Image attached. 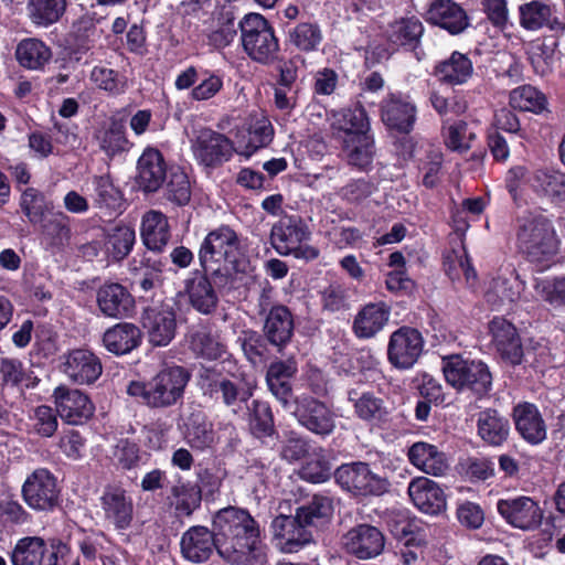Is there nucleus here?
<instances>
[{"instance_id":"f257e3e1","label":"nucleus","mask_w":565,"mask_h":565,"mask_svg":"<svg viewBox=\"0 0 565 565\" xmlns=\"http://www.w3.org/2000/svg\"><path fill=\"white\" fill-rule=\"evenodd\" d=\"M259 536V526L246 510L228 507L215 514L213 530L203 525L188 529L181 536V554L186 561L201 564L216 551L227 563L245 564Z\"/></svg>"},{"instance_id":"f03ea898","label":"nucleus","mask_w":565,"mask_h":565,"mask_svg":"<svg viewBox=\"0 0 565 565\" xmlns=\"http://www.w3.org/2000/svg\"><path fill=\"white\" fill-rule=\"evenodd\" d=\"M191 373L181 365H166L148 381H132L127 394L152 409H167L182 404Z\"/></svg>"},{"instance_id":"7ed1b4c3","label":"nucleus","mask_w":565,"mask_h":565,"mask_svg":"<svg viewBox=\"0 0 565 565\" xmlns=\"http://www.w3.org/2000/svg\"><path fill=\"white\" fill-rule=\"evenodd\" d=\"M515 239L526 259L542 267L548 266L559 249L552 220L539 211H527L516 217Z\"/></svg>"},{"instance_id":"20e7f679","label":"nucleus","mask_w":565,"mask_h":565,"mask_svg":"<svg viewBox=\"0 0 565 565\" xmlns=\"http://www.w3.org/2000/svg\"><path fill=\"white\" fill-rule=\"evenodd\" d=\"M245 53L255 62L271 64L278 58L279 41L274 28L259 13H248L238 22Z\"/></svg>"},{"instance_id":"39448f33","label":"nucleus","mask_w":565,"mask_h":565,"mask_svg":"<svg viewBox=\"0 0 565 565\" xmlns=\"http://www.w3.org/2000/svg\"><path fill=\"white\" fill-rule=\"evenodd\" d=\"M239 242L236 233L228 226H221L210 232L204 238L199 260L205 274L225 275L228 265L236 260Z\"/></svg>"},{"instance_id":"423d86ee","label":"nucleus","mask_w":565,"mask_h":565,"mask_svg":"<svg viewBox=\"0 0 565 565\" xmlns=\"http://www.w3.org/2000/svg\"><path fill=\"white\" fill-rule=\"evenodd\" d=\"M446 382L457 391H470L483 396L492 385V375L482 361L465 360L459 355L443 358Z\"/></svg>"},{"instance_id":"0eeeda50","label":"nucleus","mask_w":565,"mask_h":565,"mask_svg":"<svg viewBox=\"0 0 565 565\" xmlns=\"http://www.w3.org/2000/svg\"><path fill=\"white\" fill-rule=\"evenodd\" d=\"M198 385L203 397L214 402H221L233 413H237L242 404L249 398V393L242 388L238 383L233 382L214 369L203 367L198 374Z\"/></svg>"},{"instance_id":"6e6552de","label":"nucleus","mask_w":565,"mask_h":565,"mask_svg":"<svg viewBox=\"0 0 565 565\" xmlns=\"http://www.w3.org/2000/svg\"><path fill=\"white\" fill-rule=\"evenodd\" d=\"M21 492L25 504L35 511H51L58 503L57 480L45 468L35 469L29 475Z\"/></svg>"},{"instance_id":"1a4fd4ad","label":"nucleus","mask_w":565,"mask_h":565,"mask_svg":"<svg viewBox=\"0 0 565 565\" xmlns=\"http://www.w3.org/2000/svg\"><path fill=\"white\" fill-rule=\"evenodd\" d=\"M142 326L150 343L157 347L168 345L177 331V312L172 299L147 307L142 313Z\"/></svg>"},{"instance_id":"9d476101","label":"nucleus","mask_w":565,"mask_h":565,"mask_svg":"<svg viewBox=\"0 0 565 565\" xmlns=\"http://www.w3.org/2000/svg\"><path fill=\"white\" fill-rule=\"evenodd\" d=\"M335 481L345 490L360 495H380L386 490V481L373 473L365 462L340 466L334 471Z\"/></svg>"},{"instance_id":"9b49d317","label":"nucleus","mask_w":565,"mask_h":565,"mask_svg":"<svg viewBox=\"0 0 565 565\" xmlns=\"http://www.w3.org/2000/svg\"><path fill=\"white\" fill-rule=\"evenodd\" d=\"M424 340L419 331L409 327H402L391 334L387 356L397 369L412 367L420 356Z\"/></svg>"},{"instance_id":"f8f14e48","label":"nucleus","mask_w":565,"mask_h":565,"mask_svg":"<svg viewBox=\"0 0 565 565\" xmlns=\"http://www.w3.org/2000/svg\"><path fill=\"white\" fill-rule=\"evenodd\" d=\"M500 515L513 527L530 531L542 523L543 512L532 498L520 495L501 499L497 503Z\"/></svg>"},{"instance_id":"ddd939ff","label":"nucleus","mask_w":565,"mask_h":565,"mask_svg":"<svg viewBox=\"0 0 565 565\" xmlns=\"http://www.w3.org/2000/svg\"><path fill=\"white\" fill-rule=\"evenodd\" d=\"M294 414L299 424L313 434L324 436L335 428L334 413L327 404L315 397H298Z\"/></svg>"},{"instance_id":"4468645a","label":"nucleus","mask_w":565,"mask_h":565,"mask_svg":"<svg viewBox=\"0 0 565 565\" xmlns=\"http://www.w3.org/2000/svg\"><path fill=\"white\" fill-rule=\"evenodd\" d=\"M195 159L205 167H216L227 161L233 152L231 140L209 128L198 131L192 142Z\"/></svg>"},{"instance_id":"2eb2a0df","label":"nucleus","mask_w":565,"mask_h":565,"mask_svg":"<svg viewBox=\"0 0 565 565\" xmlns=\"http://www.w3.org/2000/svg\"><path fill=\"white\" fill-rule=\"evenodd\" d=\"M276 546L284 553H296L313 540V531L295 514L276 516L271 522Z\"/></svg>"},{"instance_id":"dca6fc26","label":"nucleus","mask_w":565,"mask_h":565,"mask_svg":"<svg viewBox=\"0 0 565 565\" xmlns=\"http://www.w3.org/2000/svg\"><path fill=\"white\" fill-rule=\"evenodd\" d=\"M341 544L349 554L360 559H370L382 553L385 540L377 527L360 524L342 536Z\"/></svg>"},{"instance_id":"f3484780","label":"nucleus","mask_w":565,"mask_h":565,"mask_svg":"<svg viewBox=\"0 0 565 565\" xmlns=\"http://www.w3.org/2000/svg\"><path fill=\"white\" fill-rule=\"evenodd\" d=\"M56 412L63 420L71 425H79L94 414V405L86 394L65 385L57 386L53 392Z\"/></svg>"},{"instance_id":"a211bd4d","label":"nucleus","mask_w":565,"mask_h":565,"mask_svg":"<svg viewBox=\"0 0 565 565\" xmlns=\"http://www.w3.org/2000/svg\"><path fill=\"white\" fill-rule=\"evenodd\" d=\"M489 331L501 359L511 365L521 364L523 348L515 327L502 317H494L489 323Z\"/></svg>"},{"instance_id":"6ab92c4d","label":"nucleus","mask_w":565,"mask_h":565,"mask_svg":"<svg viewBox=\"0 0 565 565\" xmlns=\"http://www.w3.org/2000/svg\"><path fill=\"white\" fill-rule=\"evenodd\" d=\"M62 372L76 384H92L102 374L98 356L85 349H75L63 355Z\"/></svg>"},{"instance_id":"aec40b11","label":"nucleus","mask_w":565,"mask_h":565,"mask_svg":"<svg viewBox=\"0 0 565 565\" xmlns=\"http://www.w3.org/2000/svg\"><path fill=\"white\" fill-rule=\"evenodd\" d=\"M425 19L450 34H459L469 25L466 11L454 0H430Z\"/></svg>"},{"instance_id":"412c9836","label":"nucleus","mask_w":565,"mask_h":565,"mask_svg":"<svg viewBox=\"0 0 565 565\" xmlns=\"http://www.w3.org/2000/svg\"><path fill=\"white\" fill-rule=\"evenodd\" d=\"M136 183L145 193L157 192L167 177L162 153L156 148H146L137 163Z\"/></svg>"},{"instance_id":"4be33fe9","label":"nucleus","mask_w":565,"mask_h":565,"mask_svg":"<svg viewBox=\"0 0 565 565\" xmlns=\"http://www.w3.org/2000/svg\"><path fill=\"white\" fill-rule=\"evenodd\" d=\"M262 332L268 343L278 353H282L295 333V318L290 309L287 306L278 308L274 313L264 318Z\"/></svg>"},{"instance_id":"5701e85b","label":"nucleus","mask_w":565,"mask_h":565,"mask_svg":"<svg viewBox=\"0 0 565 565\" xmlns=\"http://www.w3.org/2000/svg\"><path fill=\"white\" fill-rule=\"evenodd\" d=\"M298 372L297 361L294 356L286 360L273 361L266 372V383L270 393L287 406L292 397L291 381Z\"/></svg>"},{"instance_id":"b1692460","label":"nucleus","mask_w":565,"mask_h":565,"mask_svg":"<svg viewBox=\"0 0 565 565\" xmlns=\"http://www.w3.org/2000/svg\"><path fill=\"white\" fill-rule=\"evenodd\" d=\"M307 226L295 217L281 220L271 228L270 241L274 248L281 255H289L299 249L300 244L309 239Z\"/></svg>"},{"instance_id":"393cba45","label":"nucleus","mask_w":565,"mask_h":565,"mask_svg":"<svg viewBox=\"0 0 565 565\" xmlns=\"http://www.w3.org/2000/svg\"><path fill=\"white\" fill-rule=\"evenodd\" d=\"M391 308L385 302H370L363 306L353 320V332L359 339H371L387 324Z\"/></svg>"},{"instance_id":"a878e982","label":"nucleus","mask_w":565,"mask_h":565,"mask_svg":"<svg viewBox=\"0 0 565 565\" xmlns=\"http://www.w3.org/2000/svg\"><path fill=\"white\" fill-rule=\"evenodd\" d=\"M134 303L131 295L120 284H105L97 291L98 308L107 317L125 318L134 310Z\"/></svg>"},{"instance_id":"bb28decb","label":"nucleus","mask_w":565,"mask_h":565,"mask_svg":"<svg viewBox=\"0 0 565 565\" xmlns=\"http://www.w3.org/2000/svg\"><path fill=\"white\" fill-rule=\"evenodd\" d=\"M102 509L105 519L113 523L116 529L125 530L130 526L134 514L132 501L120 488H108L102 498Z\"/></svg>"},{"instance_id":"cd10ccee","label":"nucleus","mask_w":565,"mask_h":565,"mask_svg":"<svg viewBox=\"0 0 565 565\" xmlns=\"http://www.w3.org/2000/svg\"><path fill=\"white\" fill-rule=\"evenodd\" d=\"M408 494L413 503L424 513L438 514L445 509L444 491L428 478L419 477L412 480L408 486Z\"/></svg>"},{"instance_id":"c85d7f7f","label":"nucleus","mask_w":565,"mask_h":565,"mask_svg":"<svg viewBox=\"0 0 565 565\" xmlns=\"http://www.w3.org/2000/svg\"><path fill=\"white\" fill-rule=\"evenodd\" d=\"M416 106L408 100L392 95L382 104V120L393 130L409 134L416 121Z\"/></svg>"},{"instance_id":"c756f323","label":"nucleus","mask_w":565,"mask_h":565,"mask_svg":"<svg viewBox=\"0 0 565 565\" xmlns=\"http://www.w3.org/2000/svg\"><path fill=\"white\" fill-rule=\"evenodd\" d=\"M513 418L516 430L530 444L536 445L545 439L546 425L534 404H518L513 409Z\"/></svg>"},{"instance_id":"7c9ffc66","label":"nucleus","mask_w":565,"mask_h":565,"mask_svg":"<svg viewBox=\"0 0 565 565\" xmlns=\"http://www.w3.org/2000/svg\"><path fill=\"white\" fill-rule=\"evenodd\" d=\"M185 292L190 305L196 311L210 315L216 309L218 297L205 271L203 274L194 271L185 280Z\"/></svg>"},{"instance_id":"2f4dec72","label":"nucleus","mask_w":565,"mask_h":565,"mask_svg":"<svg viewBox=\"0 0 565 565\" xmlns=\"http://www.w3.org/2000/svg\"><path fill=\"white\" fill-rule=\"evenodd\" d=\"M140 235L148 249L161 252L171 237L168 217L159 211L146 212L141 220Z\"/></svg>"},{"instance_id":"473e14b6","label":"nucleus","mask_w":565,"mask_h":565,"mask_svg":"<svg viewBox=\"0 0 565 565\" xmlns=\"http://www.w3.org/2000/svg\"><path fill=\"white\" fill-rule=\"evenodd\" d=\"M409 461L425 473L443 476L448 470V462L444 452L431 444L418 441L408 450Z\"/></svg>"},{"instance_id":"72a5a7b5","label":"nucleus","mask_w":565,"mask_h":565,"mask_svg":"<svg viewBox=\"0 0 565 565\" xmlns=\"http://www.w3.org/2000/svg\"><path fill=\"white\" fill-rule=\"evenodd\" d=\"M140 339L141 332L137 326L122 322L106 330L103 343L109 352L121 355L137 348Z\"/></svg>"},{"instance_id":"f704fd0d","label":"nucleus","mask_w":565,"mask_h":565,"mask_svg":"<svg viewBox=\"0 0 565 565\" xmlns=\"http://www.w3.org/2000/svg\"><path fill=\"white\" fill-rule=\"evenodd\" d=\"M343 152L350 166L366 170L374 158V140L370 134L348 135L343 139Z\"/></svg>"},{"instance_id":"c9c22d12","label":"nucleus","mask_w":565,"mask_h":565,"mask_svg":"<svg viewBox=\"0 0 565 565\" xmlns=\"http://www.w3.org/2000/svg\"><path fill=\"white\" fill-rule=\"evenodd\" d=\"M510 433L509 420L495 409H486L478 416V434L488 444L500 446Z\"/></svg>"},{"instance_id":"e433bc0d","label":"nucleus","mask_w":565,"mask_h":565,"mask_svg":"<svg viewBox=\"0 0 565 565\" xmlns=\"http://www.w3.org/2000/svg\"><path fill=\"white\" fill-rule=\"evenodd\" d=\"M471 61L460 52H454L449 58L440 62L436 66V75L439 81L449 85H460L468 81L472 75Z\"/></svg>"},{"instance_id":"4c0bfd02","label":"nucleus","mask_w":565,"mask_h":565,"mask_svg":"<svg viewBox=\"0 0 565 565\" xmlns=\"http://www.w3.org/2000/svg\"><path fill=\"white\" fill-rule=\"evenodd\" d=\"M530 184L541 195L552 200H565V173L563 172L548 169L535 170Z\"/></svg>"},{"instance_id":"58836bf2","label":"nucleus","mask_w":565,"mask_h":565,"mask_svg":"<svg viewBox=\"0 0 565 565\" xmlns=\"http://www.w3.org/2000/svg\"><path fill=\"white\" fill-rule=\"evenodd\" d=\"M332 513V501L326 495H313L310 502L296 510V515L311 531L327 523Z\"/></svg>"},{"instance_id":"ea45409f","label":"nucleus","mask_w":565,"mask_h":565,"mask_svg":"<svg viewBox=\"0 0 565 565\" xmlns=\"http://www.w3.org/2000/svg\"><path fill=\"white\" fill-rule=\"evenodd\" d=\"M19 64L29 70L42 68L52 57L50 47L38 39L22 40L15 50Z\"/></svg>"},{"instance_id":"a19ab883","label":"nucleus","mask_w":565,"mask_h":565,"mask_svg":"<svg viewBox=\"0 0 565 565\" xmlns=\"http://www.w3.org/2000/svg\"><path fill=\"white\" fill-rule=\"evenodd\" d=\"M185 440L194 450L211 449L216 441L213 423L203 415L192 416L186 427Z\"/></svg>"},{"instance_id":"79ce46f5","label":"nucleus","mask_w":565,"mask_h":565,"mask_svg":"<svg viewBox=\"0 0 565 565\" xmlns=\"http://www.w3.org/2000/svg\"><path fill=\"white\" fill-rule=\"evenodd\" d=\"M44 552L46 544L42 537H22L11 553L12 565H42Z\"/></svg>"},{"instance_id":"37998d69","label":"nucleus","mask_w":565,"mask_h":565,"mask_svg":"<svg viewBox=\"0 0 565 565\" xmlns=\"http://www.w3.org/2000/svg\"><path fill=\"white\" fill-rule=\"evenodd\" d=\"M171 504L178 516H190L201 504V488L191 482H178L171 488Z\"/></svg>"},{"instance_id":"c03bdc74","label":"nucleus","mask_w":565,"mask_h":565,"mask_svg":"<svg viewBox=\"0 0 565 565\" xmlns=\"http://www.w3.org/2000/svg\"><path fill=\"white\" fill-rule=\"evenodd\" d=\"M349 401L353 402L355 414L363 420L379 423L388 414L384 401L373 393L367 392L358 396L355 391H350Z\"/></svg>"},{"instance_id":"a18cd8bd","label":"nucleus","mask_w":565,"mask_h":565,"mask_svg":"<svg viewBox=\"0 0 565 565\" xmlns=\"http://www.w3.org/2000/svg\"><path fill=\"white\" fill-rule=\"evenodd\" d=\"M521 295V286L516 280L498 277L492 280L486 292V300L493 309H501L514 303Z\"/></svg>"},{"instance_id":"49530a36","label":"nucleus","mask_w":565,"mask_h":565,"mask_svg":"<svg viewBox=\"0 0 565 565\" xmlns=\"http://www.w3.org/2000/svg\"><path fill=\"white\" fill-rule=\"evenodd\" d=\"M423 32L424 26L418 19H402L391 25L390 40L395 44L409 46L415 51Z\"/></svg>"},{"instance_id":"de8ad7c7","label":"nucleus","mask_w":565,"mask_h":565,"mask_svg":"<svg viewBox=\"0 0 565 565\" xmlns=\"http://www.w3.org/2000/svg\"><path fill=\"white\" fill-rule=\"evenodd\" d=\"M66 0H31L30 17L38 25L47 26L57 22L66 10Z\"/></svg>"},{"instance_id":"09e8293b","label":"nucleus","mask_w":565,"mask_h":565,"mask_svg":"<svg viewBox=\"0 0 565 565\" xmlns=\"http://www.w3.org/2000/svg\"><path fill=\"white\" fill-rule=\"evenodd\" d=\"M94 185V200L97 207L110 212H117L121 206V193L113 184L109 175L95 177Z\"/></svg>"},{"instance_id":"8fccbe9b","label":"nucleus","mask_w":565,"mask_h":565,"mask_svg":"<svg viewBox=\"0 0 565 565\" xmlns=\"http://www.w3.org/2000/svg\"><path fill=\"white\" fill-rule=\"evenodd\" d=\"M510 105L523 111L540 113L546 106V98L535 87L524 85L511 92Z\"/></svg>"},{"instance_id":"3c124183","label":"nucleus","mask_w":565,"mask_h":565,"mask_svg":"<svg viewBox=\"0 0 565 565\" xmlns=\"http://www.w3.org/2000/svg\"><path fill=\"white\" fill-rule=\"evenodd\" d=\"M190 349L192 352L206 360H216L225 353V347L216 337L205 330H199L191 334Z\"/></svg>"},{"instance_id":"603ef678","label":"nucleus","mask_w":565,"mask_h":565,"mask_svg":"<svg viewBox=\"0 0 565 565\" xmlns=\"http://www.w3.org/2000/svg\"><path fill=\"white\" fill-rule=\"evenodd\" d=\"M289 41L299 51H316L322 41L321 30L313 23H299L289 32Z\"/></svg>"},{"instance_id":"864d4df0","label":"nucleus","mask_w":565,"mask_h":565,"mask_svg":"<svg viewBox=\"0 0 565 565\" xmlns=\"http://www.w3.org/2000/svg\"><path fill=\"white\" fill-rule=\"evenodd\" d=\"M136 239L135 231L129 226H116L107 236L106 248L115 259L126 257Z\"/></svg>"},{"instance_id":"5fc2aeb1","label":"nucleus","mask_w":565,"mask_h":565,"mask_svg":"<svg viewBox=\"0 0 565 565\" xmlns=\"http://www.w3.org/2000/svg\"><path fill=\"white\" fill-rule=\"evenodd\" d=\"M100 148L108 154L115 156L128 149L125 126L120 121H111L98 137Z\"/></svg>"},{"instance_id":"6e6d98bb","label":"nucleus","mask_w":565,"mask_h":565,"mask_svg":"<svg viewBox=\"0 0 565 565\" xmlns=\"http://www.w3.org/2000/svg\"><path fill=\"white\" fill-rule=\"evenodd\" d=\"M341 130L348 135L370 134V121L364 107L356 104L353 108L342 110L338 120Z\"/></svg>"},{"instance_id":"4d7b16f0","label":"nucleus","mask_w":565,"mask_h":565,"mask_svg":"<svg viewBox=\"0 0 565 565\" xmlns=\"http://www.w3.org/2000/svg\"><path fill=\"white\" fill-rule=\"evenodd\" d=\"M250 430L257 438L270 437L275 434L274 417L269 405L265 402H253Z\"/></svg>"},{"instance_id":"13d9d810","label":"nucleus","mask_w":565,"mask_h":565,"mask_svg":"<svg viewBox=\"0 0 565 565\" xmlns=\"http://www.w3.org/2000/svg\"><path fill=\"white\" fill-rule=\"evenodd\" d=\"M534 289L552 307H565V277L536 280Z\"/></svg>"},{"instance_id":"bf43d9fd","label":"nucleus","mask_w":565,"mask_h":565,"mask_svg":"<svg viewBox=\"0 0 565 565\" xmlns=\"http://www.w3.org/2000/svg\"><path fill=\"white\" fill-rule=\"evenodd\" d=\"M220 25L209 34V43L216 47L223 49L230 45L237 36L238 23L232 11H223L220 18Z\"/></svg>"},{"instance_id":"052dcab7","label":"nucleus","mask_w":565,"mask_h":565,"mask_svg":"<svg viewBox=\"0 0 565 565\" xmlns=\"http://www.w3.org/2000/svg\"><path fill=\"white\" fill-rule=\"evenodd\" d=\"M552 8L540 1H532L520 7L521 25L527 30H537L545 25Z\"/></svg>"},{"instance_id":"680f3d73","label":"nucleus","mask_w":565,"mask_h":565,"mask_svg":"<svg viewBox=\"0 0 565 565\" xmlns=\"http://www.w3.org/2000/svg\"><path fill=\"white\" fill-rule=\"evenodd\" d=\"M21 209L31 223L42 222L50 205L45 196L33 188L26 189L21 196Z\"/></svg>"},{"instance_id":"e2e57ef3","label":"nucleus","mask_w":565,"mask_h":565,"mask_svg":"<svg viewBox=\"0 0 565 565\" xmlns=\"http://www.w3.org/2000/svg\"><path fill=\"white\" fill-rule=\"evenodd\" d=\"M167 199L180 206L190 202L191 185L184 171L180 169L171 171L167 183Z\"/></svg>"},{"instance_id":"0e129e2a","label":"nucleus","mask_w":565,"mask_h":565,"mask_svg":"<svg viewBox=\"0 0 565 565\" xmlns=\"http://www.w3.org/2000/svg\"><path fill=\"white\" fill-rule=\"evenodd\" d=\"M468 125L463 120L455 121L451 125L443 127V137L446 147L452 151H466L470 148L469 140L475 137L473 134L467 136Z\"/></svg>"},{"instance_id":"69168bd1","label":"nucleus","mask_w":565,"mask_h":565,"mask_svg":"<svg viewBox=\"0 0 565 565\" xmlns=\"http://www.w3.org/2000/svg\"><path fill=\"white\" fill-rule=\"evenodd\" d=\"M90 81L99 88L111 94L124 92L125 82L119 74L105 66H95L90 72Z\"/></svg>"},{"instance_id":"338daca9","label":"nucleus","mask_w":565,"mask_h":565,"mask_svg":"<svg viewBox=\"0 0 565 565\" xmlns=\"http://www.w3.org/2000/svg\"><path fill=\"white\" fill-rule=\"evenodd\" d=\"M268 341L264 334H259L256 331H248L241 339V347L245 356L253 363L263 359L268 351Z\"/></svg>"},{"instance_id":"774afa93","label":"nucleus","mask_w":565,"mask_h":565,"mask_svg":"<svg viewBox=\"0 0 565 565\" xmlns=\"http://www.w3.org/2000/svg\"><path fill=\"white\" fill-rule=\"evenodd\" d=\"M34 430L43 436L51 437L57 429V418L54 409L46 405H41L34 409L32 416Z\"/></svg>"}]
</instances>
